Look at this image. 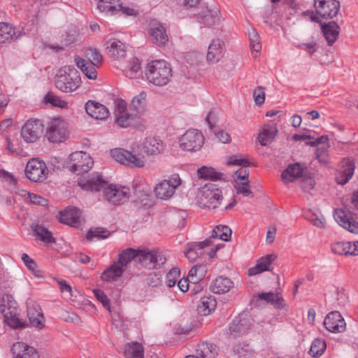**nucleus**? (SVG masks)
Segmentation results:
<instances>
[{"instance_id":"f257e3e1","label":"nucleus","mask_w":358,"mask_h":358,"mask_svg":"<svg viewBox=\"0 0 358 358\" xmlns=\"http://www.w3.org/2000/svg\"><path fill=\"white\" fill-rule=\"evenodd\" d=\"M145 76L149 83L157 86H164L171 80L172 70L166 61L155 60L148 64Z\"/></svg>"},{"instance_id":"f03ea898","label":"nucleus","mask_w":358,"mask_h":358,"mask_svg":"<svg viewBox=\"0 0 358 358\" xmlns=\"http://www.w3.org/2000/svg\"><path fill=\"white\" fill-rule=\"evenodd\" d=\"M55 87L62 92L76 91L81 85L80 73L73 66L60 68L55 76Z\"/></svg>"},{"instance_id":"7ed1b4c3","label":"nucleus","mask_w":358,"mask_h":358,"mask_svg":"<svg viewBox=\"0 0 358 358\" xmlns=\"http://www.w3.org/2000/svg\"><path fill=\"white\" fill-rule=\"evenodd\" d=\"M339 0H314L315 12L307 10L303 15L310 17L312 22L320 23L321 20L333 19L340 11Z\"/></svg>"},{"instance_id":"20e7f679","label":"nucleus","mask_w":358,"mask_h":358,"mask_svg":"<svg viewBox=\"0 0 358 358\" xmlns=\"http://www.w3.org/2000/svg\"><path fill=\"white\" fill-rule=\"evenodd\" d=\"M198 198L201 206L204 208L215 209L220 205L222 194L217 185L208 183L199 189Z\"/></svg>"},{"instance_id":"39448f33","label":"nucleus","mask_w":358,"mask_h":358,"mask_svg":"<svg viewBox=\"0 0 358 358\" xmlns=\"http://www.w3.org/2000/svg\"><path fill=\"white\" fill-rule=\"evenodd\" d=\"M204 140V136L200 131L190 129L180 137V148L184 151L196 152L202 148Z\"/></svg>"},{"instance_id":"423d86ee","label":"nucleus","mask_w":358,"mask_h":358,"mask_svg":"<svg viewBox=\"0 0 358 358\" xmlns=\"http://www.w3.org/2000/svg\"><path fill=\"white\" fill-rule=\"evenodd\" d=\"M137 261L143 267L153 269L160 268L166 263V259L160 251L139 250Z\"/></svg>"},{"instance_id":"0eeeda50","label":"nucleus","mask_w":358,"mask_h":358,"mask_svg":"<svg viewBox=\"0 0 358 358\" xmlns=\"http://www.w3.org/2000/svg\"><path fill=\"white\" fill-rule=\"evenodd\" d=\"M43 131V121L39 119L31 118L22 126L20 135L26 143H32L41 138Z\"/></svg>"},{"instance_id":"6e6552de","label":"nucleus","mask_w":358,"mask_h":358,"mask_svg":"<svg viewBox=\"0 0 358 358\" xmlns=\"http://www.w3.org/2000/svg\"><path fill=\"white\" fill-rule=\"evenodd\" d=\"M94 161L91 156L83 151H77L70 155L69 170L82 175L93 166Z\"/></svg>"},{"instance_id":"1a4fd4ad","label":"nucleus","mask_w":358,"mask_h":358,"mask_svg":"<svg viewBox=\"0 0 358 358\" xmlns=\"http://www.w3.org/2000/svg\"><path fill=\"white\" fill-rule=\"evenodd\" d=\"M25 175L32 182H42L48 177V169L45 162L33 158L27 164Z\"/></svg>"},{"instance_id":"9d476101","label":"nucleus","mask_w":358,"mask_h":358,"mask_svg":"<svg viewBox=\"0 0 358 358\" xmlns=\"http://www.w3.org/2000/svg\"><path fill=\"white\" fill-rule=\"evenodd\" d=\"M67 134V127L64 120L55 118L48 123L45 136L50 142H63L66 139Z\"/></svg>"},{"instance_id":"9b49d317","label":"nucleus","mask_w":358,"mask_h":358,"mask_svg":"<svg viewBox=\"0 0 358 358\" xmlns=\"http://www.w3.org/2000/svg\"><path fill=\"white\" fill-rule=\"evenodd\" d=\"M181 184V179L178 174L172 175L169 179L164 180L158 183L155 188V193L157 198L167 200L175 193L176 189Z\"/></svg>"},{"instance_id":"f8f14e48","label":"nucleus","mask_w":358,"mask_h":358,"mask_svg":"<svg viewBox=\"0 0 358 358\" xmlns=\"http://www.w3.org/2000/svg\"><path fill=\"white\" fill-rule=\"evenodd\" d=\"M129 187L117 185H109L103 189L104 198L113 204L124 203L130 196Z\"/></svg>"},{"instance_id":"ddd939ff","label":"nucleus","mask_w":358,"mask_h":358,"mask_svg":"<svg viewBox=\"0 0 358 358\" xmlns=\"http://www.w3.org/2000/svg\"><path fill=\"white\" fill-rule=\"evenodd\" d=\"M112 157L117 162L131 166L143 167L145 161L143 157L134 155L123 148H116L111 150Z\"/></svg>"},{"instance_id":"4468645a","label":"nucleus","mask_w":358,"mask_h":358,"mask_svg":"<svg viewBox=\"0 0 358 358\" xmlns=\"http://www.w3.org/2000/svg\"><path fill=\"white\" fill-rule=\"evenodd\" d=\"M324 325L327 331L334 334L343 333L346 329V322L343 317L336 310L331 311L326 315Z\"/></svg>"},{"instance_id":"2eb2a0df","label":"nucleus","mask_w":358,"mask_h":358,"mask_svg":"<svg viewBox=\"0 0 358 358\" xmlns=\"http://www.w3.org/2000/svg\"><path fill=\"white\" fill-rule=\"evenodd\" d=\"M114 114L115 124L122 128L129 127L134 119V116L128 113L127 103L122 99L117 101Z\"/></svg>"},{"instance_id":"dca6fc26","label":"nucleus","mask_w":358,"mask_h":358,"mask_svg":"<svg viewBox=\"0 0 358 358\" xmlns=\"http://www.w3.org/2000/svg\"><path fill=\"white\" fill-rule=\"evenodd\" d=\"M196 20L206 27L218 25L221 20L220 11L217 8H206L196 15Z\"/></svg>"},{"instance_id":"f3484780","label":"nucleus","mask_w":358,"mask_h":358,"mask_svg":"<svg viewBox=\"0 0 358 358\" xmlns=\"http://www.w3.org/2000/svg\"><path fill=\"white\" fill-rule=\"evenodd\" d=\"M78 185L87 191H99L106 184L101 176L97 173L88 176L87 178L83 177L79 178Z\"/></svg>"},{"instance_id":"a211bd4d","label":"nucleus","mask_w":358,"mask_h":358,"mask_svg":"<svg viewBox=\"0 0 358 358\" xmlns=\"http://www.w3.org/2000/svg\"><path fill=\"white\" fill-rule=\"evenodd\" d=\"M149 35L152 43L158 46H164L169 41L165 28L157 21L150 23Z\"/></svg>"},{"instance_id":"6ab92c4d","label":"nucleus","mask_w":358,"mask_h":358,"mask_svg":"<svg viewBox=\"0 0 358 358\" xmlns=\"http://www.w3.org/2000/svg\"><path fill=\"white\" fill-rule=\"evenodd\" d=\"M355 169V164L350 159H343L338 170L336 180L339 185L346 184L352 177Z\"/></svg>"},{"instance_id":"aec40b11","label":"nucleus","mask_w":358,"mask_h":358,"mask_svg":"<svg viewBox=\"0 0 358 358\" xmlns=\"http://www.w3.org/2000/svg\"><path fill=\"white\" fill-rule=\"evenodd\" d=\"M13 358H41L38 351L23 342H17L12 348Z\"/></svg>"},{"instance_id":"412c9836","label":"nucleus","mask_w":358,"mask_h":358,"mask_svg":"<svg viewBox=\"0 0 358 358\" xmlns=\"http://www.w3.org/2000/svg\"><path fill=\"white\" fill-rule=\"evenodd\" d=\"M211 244L210 239H206L202 242L192 243L188 245L185 256L190 262H196L197 259H202L205 256L204 248L211 245Z\"/></svg>"},{"instance_id":"4be33fe9","label":"nucleus","mask_w":358,"mask_h":358,"mask_svg":"<svg viewBox=\"0 0 358 358\" xmlns=\"http://www.w3.org/2000/svg\"><path fill=\"white\" fill-rule=\"evenodd\" d=\"M334 215L336 221L341 227L351 233L358 234V222L348 216L344 210L336 209Z\"/></svg>"},{"instance_id":"5701e85b","label":"nucleus","mask_w":358,"mask_h":358,"mask_svg":"<svg viewBox=\"0 0 358 358\" xmlns=\"http://www.w3.org/2000/svg\"><path fill=\"white\" fill-rule=\"evenodd\" d=\"M27 316L31 327L38 329L44 327V317L38 304L33 303L27 307Z\"/></svg>"},{"instance_id":"b1692460","label":"nucleus","mask_w":358,"mask_h":358,"mask_svg":"<svg viewBox=\"0 0 358 358\" xmlns=\"http://www.w3.org/2000/svg\"><path fill=\"white\" fill-rule=\"evenodd\" d=\"M59 221L69 226L78 227L81 223V212L77 208H68L60 212Z\"/></svg>"},{"instance_id":"393cba45","label":"nucleus","mask_w":358,"mask_h":358,"mask_svg":"<svg viewBox=\"0 0 358 358\" xmlns=\"http://www.w3.org/2000/svg\"><path fill=\"white\" fill-rule=\"evenodd\" d=\"M86 113L97 120L106 119L108 115V109L103 104L92 100H89L85 105Z\"/></svg>"},{"instance_id":"a878e982","label":"nucleus","mask_w":358,"mask_h":358,"mask_svg":"<svg viewBox=\"0 0 358 358\" xmlns=\"http://www.w3.org/2000/svg\"><path fill=\"white\" fill-rule=\"evenodd\" d=\"M224 55V42L219 38L213 39L208 46L206 59L209 63L218 62Z\"/></svg>"},{"instance_id":"bb28decb","label":"nucleus","mask_w":358,"mask_h":358,"mask_svg":"<svg viewBox=\"0 0 358 358\" xmlns=\"http://www.w3.org/2000/svg\"><path fill=\"white\" fill-rule=\"evenodd\" d=\"M74 62L76 66L80 69L86 77L90 80H96L97 78L96 69L99 66L95 65L92 62H87L85 59L81 58L78 55L74 56Z\"/></svg>"},{"instance_id":"cd10ccee","label":"nucleus","mask_w":358,"mask_h":358,"mask_svg":"<svg viewBox=\"0 0 358 358\" xmlns=\"http://www.w3.org/2000/svg\"><path fill=\"white\" fill-rule=\"evenodd\" d=\"M276 257L275 255L269 254L259 258L256 266L249 268L248 274L255 275L264 271H269L271 264L275 260Z\"/></svg>"},{"instance_id":"c85d7f7f","label":"nucleus","mask_w":358,"mask_h":358,"mask_svg":"<svg viewBox=\"0 0 358 358\" xmlns=\"http://www.w3.org/2000/svg\"><path fill=\"white\" fill-rule=\"evenodd\" d=\"M339 29V26L334 21L322 24L321 30L329 45H332L337 40Z\"/></svg>"},{"instance_id":"c756f323","label":"nucleus","mask_w":358,"mask_h":358,"mask_svg":"<svg viewBox=\"0 0 358 358\" xmlns=\"http://www.w3.org/2000/svg\"><path fill=\"white\" fill-rule=\"evenodd\" d=\"M218 349L211 343L202 342L199 343L196 348V357L198 358H216Z\"/></svg>"},{"instance_id":"7c9ffc66","label":"nucleus","mask_w":358,"mask_h":358,"mask_svg":"<svg viewBox=\"0 0 358 358\" xmlns=\"http://www.w3.org/2000/svg\"><path fill=\"white\" fill-rule=\"evenodd\" d=\"M234 286V282L227 277L219 276L210 284V290L215 294H224L229 292Z\"/></svg>"},{"instance_id":"2f4dec72","label":"nucleus","mask_w":358,"mask_h":358,"mask_svg":"<svg viewBox=\"0 0 358 358\" xmlns=\"http://www.w3.org/2000/svg\"><path fill=\"white\" fill-rule=\"evenodd\" d=\"M259 299L264 300L270 303L277 309H285V315L288 313L287 305L285 303L284 299L278 294L272 292L268 293H260L258 295Z\"/></svg>"},{"instance_id":"473e14b6","label":"nucleus","mask_w":358,"mask_h":358,"mask_svg":"<svg viewBox=\"0 0 358 358\" xmlns=\"http://www.w3.org/2000/svg\"><path fill=\"white\" fill-rule=\"evenodd\" d=\"M277 133L278 129L274 123L264 125L258 136L260 144L267 145L274 139Z\"/></svg>"},{"instance_id":"72a5a7b5","label":"nucleus","mask_w":358,"mask_h":358,"mask_svg":"<svg viewBox=\"0 0 358 358\" xmlns=\"http://www.w3.org/2000/svg\"><path fill=\"white\" fill-rule=\"evenodd\" d=\"M303 168L299 163L289 165L281 174L285 182H292L295 179L302 177Z\"/></svg>"},{"instance_id":"f704fd0d","label":"nucleus","mask_w":358,"mask_h":358,"mask_svg":"<svg viewBox=\"0 0 358 358\" xmlns=\"http://www.w3.org/2000/svg\"><path fill=\"white\" fill-rule=\"evenodd\" d=\"M216 306L217 301L214 296H205L201 298L197 310L201 315H208L215 308Z\"/></svg>"},{"instance_id":"c9c22d12","label":"nucleus","mask_w":358,"mask_h":358,"mask_svg":"<svg viewBox=\"0 0 358 358\" xmlns=\"http://www.w3.org/2000/svg\"><path fill=\"white\" fill-rule=\"evenodd\" d=\"M164 146L160 141L153 137L147 138L143 143V150L148 155H156L160 153Z\"/></svg>"},{"instance_id":"e433bc0d","label":"nucleus","mask_w":358,"mask_h":358,"mask_svg":"<svg viewBox=\"0 0 358 358\" xmlns=\"http://www.w3.org/2000/svg\"><path fill=\"white\" fill-rule=\"evenodd\" d=\"M124 269L122 268L116 262L107 268L101 274V278L103 281H110L120 277L124 273Z\"/></svg>"},{"instance_id":"4c0bfd02","label":"nucleus","mask_w":358,"mask_h":358,"mask_svg":"<svg viewBox=\"0 0 358 358\" xmlns=\"http://www.w3.org/2000/svg\"><path fill=\"white\" fill-rule=\"evenodd\" d=\"M139 250H135L131 248L123 250L120 254L118 260L116 262L124 269V268L134 259L137 260Z\"/></svg>"},{"instance_id":"58836bf2","label":"nucleus","mask_w":358,"mask_h":358,"mask_svg":"<svg viewBox=\"0 0 358 358\" xmlns=\"http://www.w3.org/2000/svg\"><path fill=\"white\" fill-rule=\"evenodd\" d=\"M108 48L110 56L115 59L124 58L126 56V46L120 41L114 40L108 42Z\"/></svg>"},{"instance_id":"ea45409f","label":"nucleus","mask_w":358,"mask_h":358,"mask_svg":"<svg viewBox=\"0 0 358 358\" xmlns=\"http://www.w3.org/2000/svg\"><path fill=\"white\" fill-rule=\"evenodd\" d=\"M143 347L138 342L127 343L124 348L125 358H143Z\"/></svg>"},{"instance_id":"a19ab883","label":"nucleus","mask_w":358,"mask_h":358,"mask_svg":"<svg viewBox=\"0 0 358 358\" xmlns=\"http://www.w3.org/2000/svg\"><path fill=\"white\" fill-rule=\"evenodd\" d=\"M15 35V28L10 24L0 22V43H10Z\"/></svg>"},{"instance_id":"79ce46f5","label":"nucleus","mask_w":358,"mask_h":358,"mask_svg":"<svg viewBox=\"0 0 358 358\" xmlns=\"http://www.w3.org/2000/svg\"><path fill=\"white\" fill-rule=\"evenodd\" d=\"M17 310L16 302L10 294H3L0 299V312L3 315Z\"/></svg>"},{"instance_id":"37998d69","label":"nucleus","mask_w":358,"mask_h":358,"mask_svg":"<svg viewBox=\"0 0 358 358\" xmlns=\"http://www.w3.org/2000/svg\"><path fill=\"white\" fill-rule=\"evenodd\" d=\"M32 230L34 234L37 236L41 241L46 243H52L55 242V238L52 233L45 227L40 224H34L32 226Z\"/></svg>"},{"instance_id":"c03bdc74","label":"nucleus","mask_w":358,"mask_h":358,"mask_svg":"<svg viewBox=\"0 0 358 358\" xmlns=\"http://www.w3.org/2000/svg\"><path fill=\"white\" fill-rule=\"evenodd\" d=\"M326 348L325 341L317 338L313 341L308 353L313 357H320L323 355Z\"/></svg>"},{"instance_id":"a18cd8bd","label":"nucleus","mask_w":358,"mask_h":358,"mask_svg":"<svg viewBox=\"0 0 358 358\" xmlns=\"http://www.w3.org/2000/svg\"><path fill=\"white\" fill-rule=\"evenodd\" d=\"M17 310L12 311L8 315H3L5 322L11 328L13 329H23L27 327L28 325L26 322H22L17 316Z\"/></svg>"},{"instance_id":"49530a36","label":"nucleus","mask_w":358,"mask_h":358,"mask_svg":"<svg viewBox=\"0 0 358 358\" xmlns=\"http://www.w3.org/2000/svg\"><path fill=\"white\" fill-rule=\"evenodd\" d=\"M198 176L201 178L218 180L222 178V173L216 171L213 168L203 166L198 169Z\"/></svg>"},{"instance_id":"de8ad7c7","label":"nucleus","mask_w":358,"mask_h":358,"mask_svg":"<svg viewBox=\"0 0 358 358\" xmlns=\"http://www.w3.org/2000/svg\"><path fill=\"white\" fill-rule=\"evenodd\" d=\"M231 235V230L227 226H217L212 231V238H218L224 241H228Z\"/></svg>"},{"instance_id":"09e8293b","label":"nucleus","mask_w":358,"mask_h":358,"mask_svg":"<svg viewBox=\"0 0 358 358\" xmlns=\"http://www.w3.org/2000/svg\"><path fill=\"white\" fill-rule=\"evenodd\" d=\"M146 102V93L143 92L135 96L130 103V108L136 113H141L145 110Z\"/></svg>"},{"instance_id":"8fccbe9b","label":"nucleus","mask_w":358,"mask_h":358,"mask_svg":"<svg viewBox=\"0 0 358 358\" xmlns=\"http://www.w3.org/2000/svg\"><path fill=\"white\" fill-rule=\"evenodd\" d=\"M234 188L237 194H242L245 197L254 198L255 195L250 190L249 181H239L234 180Z\"/></svg>"},{"instance_id":"3c124183","label":"nucleus","mask_w":358,"mask_h":358,"mask_svg":"<svg viewBox=\"0 0 358 358\" xmlns=\"http://www.w3.org/2000/svg\"><path fill=\"white\" fill-rule=\"evenodd\" d=\"M141 62L138 59H134L128 64V66L124 72L127 77L129 78H136L141 73Z\"/></svg>"},{"instance_id":"603ef678","label":"nucleus","mask_w":358,"mask_h":358,"mask_svg":"<svg viewBox=\"0 0 358 358\" xmlns=\"http://www.w3.org/2000/svg\"><path fill=\"white\" fill-rule=\"evenodd\" d=\"M241 320L236 318L229 325L227 329V334L231 338H236V336L245 333V329L241 322Z\"/></svg>"},{"instance_id":"864d4df0","label":"nucleus","mask_w":358,"mask_h":358,"mask_svg":"<svg viewBox=\"0 0 358 358\" xmlns=\"http://www.w3.org/2000/svg\"><path fill=\"white\" fill-rule=\"evenodd\" d=\"M44 101L46 103H50L51 106L55 107H58L59 108H66L68 106V103L62 99L59 96L55 95L52 92H48L44 96Z\"/></svg>"},{"instance_id":"5fc2aeb1","label":"nucleus","mask_w":358,"mask_h":358,"mask_svg":"<svg viewBox=\"0 0 358 358\" xmlns=\"http://www.w3.org/2000/svg\"><path fill=\"white\" fill-rule=\"evenodd\" d=\"M234 352L240 358H249L253 355L251 346L245 343H240L235 345L234 347Z\"/></svg>"},{"instance_id":"6e6d98bb","label":"nucleus","mask_w":358,"mask_h":358,"mask_svg":"<svg viewBox=\"0 0 358 358\" xmlns=\"http://www.w3.org/2000/svg\"><path fill=\"white\" fill-rule=\"evenodd\" d=\"M350 242H337L331 245V251L339 255H350Z\"/></svg>"},{"instance_id":"4d7b16f0","label":"nucleus","mask_w":358,"mask_h":358,"mask_svg":"<svg viewBox=\"0 0 358 358\" xmlns=\"http://www.w3.org/2000/svg\"><path fill=\"white\" fill-rule=\"evenodd\" d=\"M96 8L102 13H110L111 15L117 13V5L113 4L111 0H100Z\"/></svg>"},{"instance_id":"13d9d810","label":"nucleus","mask_w":358,"mask_h":358,"mask_svg":"<svg viewBox=\"0 0 358 358\" xmlns=\"http://www.w3.org/2000/svg\"><path fill=\"white\" fill-rule=\"evenodd\" d=\"M87 62L94 63L95 65L100 66L102 62V56L96 49H87L85 52Z\"/></svg>"},{"instance_id":"bf43d9fd","label":"nucleus","mask_w":358,"mask_h":358,"mask_svg":"<svg viewBox=\"0 0 358 358\" xmlns=\"http://www.w3.org/2000/svg\"><path fill=\"white\" fill-rule=\"evenodd\" d=\"M22 192H23V194L22 195V196L27 195V196L29 199V201L31 203L38 205V206H45L48 205V201L45 198L41 196L40 195H38V194H36L34 193H31V192H29L25 190H22Z\"/></svg>"},{"instance_id":"052dcab7","label":"nucleus","mask_w":358,"mask_h":358,"mask_svg":"<svg viewBox=\"0 0 358 358\" xmlns=\"http://www.w3.org/2000/svg\"><path fill=\"white\" fill-rule=\"evenodd\" d=\"M180 271L178 268H172L166 276V283L168 287H173L180 276Z\"/></svg>"},{"instance_id":"680f3d73","label":"nucleus","mask_w":358,"mask_h":358,"mask_svg":"<svg viewBox=\"0 0 358 358\" xmlns=\"http://www.w3.org/2000/svg\"><path fill=\"white\" fill-rule=\"evenodd\" d=\"M108 236V231L103 229L97 228V229H95L94 230L91 229V230L88 231V232L86 235V238L87 241H92V238L94 237H96L99 238H107Z\"/></svg>"},{"instance_id":"e2e57ef3","label":"nucleus","mask_w":358,"mask_h":358,"mask_svg":"<svg viewBox=\"0 0 358 358\" xmlns=\"http://www.w3.org/2000/svg\"><path fill=\"white\" fill-rule=\"evenodd\" d=\"M147 282L148 285L152 287L160 286L162 283V275L156 272L150 273L147 279Z\"/></svg>"},{"instance_id":"0e129e2a","label":"nucleus","mask_w":358,"mask_h":358,"mask_svg":"<svg viewBox=\"0 0 358 358\" xmlns=\"http://www.w3.org/2000/svg\"><path fill=\"white\" fill-rule=\"evenodd\" d=\"M22 260L25 264V266L27 267V268L29 271H31L34 274H36V273L38 272L36 263L34 261V259L29 257V256L27 254H22Z\"/></svg>"},{"instance_id":"69168bd1","label":"nucleus","mask_w":358,"mask_h":358,"mask_svg":"<svg viewBox=\"0 0 358 358\" xmlns=\"http://www.w3.org/2000/svg\"><path fill=\"white\" fill-rule=\"evenodd\" d=\"M253 97L257 105L261 106L265 101V92L263 87H258L253 91Z\"/></svg>"},{"instance_id":"338daca9","label":"nucleus","mask_w":358,"mask_h":358,"mask_svg":"<svg viewBox=\"0 0 358 358\" xmlns=\"http://www.w3.org/2000/svg\"><path fill=\"white\" fill-rule=\"evenodd\" d=\"M94 294L97 300L103 304V306L110 311V301L105 293L101 289H94Z\"/></svg>"},{"instance_id":"774afa93","label":"nucleus","mask_w":358,"mask_h":358,"mask_svg":"<svg viewBox=\"0 0 358 358\" xmlns=\"http://www.w3.org/2000/svg\"><path fill=\"white\" fill-rule=\"evenodd\" d=\"M217 119L218 113L215 110H210L206 117V121L207 122L210 129H213V128L215 127Z\"/></svg>"}]
</instances>
